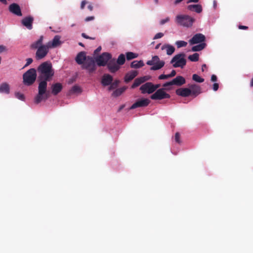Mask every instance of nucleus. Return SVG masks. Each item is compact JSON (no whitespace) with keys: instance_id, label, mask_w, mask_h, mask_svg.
I'll return each mask as SVG.
<instances>
[{"instance_id":"43","label":"nucleus","mask_w":253,"mask_h":253,"mask_svg":"<svg viewBox=\"0 0 253 253\" xmlns=\"http://www.w3.org/2000/svg\"><path fill=\"white\" fill-rule=\"evenodd\" d=\"M174 139L175 142L178 143H180V134L178 132H176L175 134Z\"/></svg>"},{"instance_id":"54","label":"nucleus","mask_w":253,"mask_h":253,"mask_svg":"<svg viewBox=\"0 0 253 253\" xmlns=\"http://www.w3.org/2000/svg\"><path fill=\"white\" fill-rule=\"evenodd\" d=\"M101 50V46H98L94 51V54H96L97 53L100 52Z\"/></svg>"},{"instance_id":"38","label":"nucleus","mask_w":253,"mask_h":253,"mask_svg":"<svg viewBox=\"0 0 253 253\" xmlns=\"http://www.w3.org/2000/svg\"><path fill=\"white\" fill-rule=\"evenodd\" d=\"M141 84H142V81L141 80L140 78H136L133 84L131 85V87L132 88H134L137 86H138L139 85H140Z\"/></svg>"},{"instance_id":"21","label":"nucleus","mask_w":253,"mask_h":253,"mask_svg":"<svg viewBox=\"0 0 253 253\" xmlns=\"http://www.w3.org/2000/svg\"><path fill=\"white\" fill-rule=\"evenodd\" d=\"M173 85L176 86H181L185 84L186 80L184 77L181 76H178L172 80Z\"/></svg>"},{"instance_id":"28","label":"nucleus","mask_w":253,"mask_h":253,"mask_svg":"<svg viewBox=\"0 0 253 253\" xmlns=\"http://www.w3.org/2000/svg\"><path fill=\"white\" fill-rule=\"evenodd\" d=\"M144 65L143 61L142 60L137 61L134 60L132 61L130 64V67L132 68L138 69L143 67Z\"/></svg>"},{"instance_id":"50","label":"nucleus","mask_w":253,"mask_h":253,"mask_svg":"<svg viewBox=\"0 0 253 253\" xmlns=\"http://www.w3.org/2000/svg\"><path fill=\"white\" fill-rule=\"evenodd\" d=\"M176 75V71L174 70H172L170 74H169V78H172L175 76Z\"/></svg>"},{"instance_id":"32","label":"nucleus","mask_w":253,"mask_h":253,"mask_svg":"<svg viewBox=\"0 0 253 253\" xmlns=\"http://www.w3.org/2000/svg\"><path fill=\"white\" fill-rule=\"evenodd\" d=\"M138 54L132 52H127L126 53V58L127 60H130L137 58Z\"/></svg>"},{"instance_id":"52","label":"nucleus","mask_w":253,"mask_h":253,"mask_svg":"<svg viewBox=\"0 0 253 253\" xmlns=\"http://www.w3.org/2000/svg\"><path fill=\"white\" fill-rule=\"evenodd\" d=\"M217 77L215 75H212L211 76V81L212 82H216L217 81Z\"/></svg>"},{"instance_id":"9","label":"nucleus","mask_w":253,"mask_h":253,"mask_svg":"<svg viewBox=\"0 0 253 253\" xmlns=\"http://www.w3.org/2000/svg\"><path fill=\"white\" fill-rule=\"evenodd\" d=\"M49 49V48L47 46L46 44L39 47V48L37 49L35 54L36 59L38 60L43 59L47 54Z\"/></svg>"},{"instance_id":"61","label":"nucleus","mask_w":253,"mask_h":253,"mask_svg":"<svg viewBox=\"0 0 253 253\" xmlns=\"http://www.w3.org/2000/svg\"><path fill=\"white\" fill-rule=\"evenodd\" d=\"M88 8L90 10H92V6L91 5H88L87 6Z\"/></svg>"},{"instance_id":"33","label":"nucleus","mask_w":253,"mask_h":253,"mask_svg":"<svg viewBox=\"0 0 253 253\" xmlns=\"http://www.w3.org/2000/svg\"><path fill=\"white\" fill-rule=\"evenodd\" d=\"M188 58L192 62H197L199 59V54L197 53H194L192 55H190Z\"/></svg>"},{"instance_id":"56","label":"nucleus","mask_w":253,"mask_h":253,"mask_svg":"<svg viewBox=\"0 0 253 253\" xmlns=\"http://www.w3.org/2000/svg\"><path fill=\"white\" fill-rule=\"evenodd\" d=\"M239 28L241 30H246L248 28L247 26L240 25Z\"/></svg>"},{"instance_id":"20","label":"nucleus","mask_w":253,"mask_h":253,"mask_svg":"<svg viewBox=\"0 0 253 253\" xmlns=\"http://www.w3.org/2000/svg\"><path fill=\"white\" fill-rule=\"evenodd\" d=\"M62 85L60 83L53 84L51 86V92L54 95H56L62 90Z\"/></svg>"},{"instance_id":"55","label":"nucleus","mask_w":253,"mask_h":253,"mask_svg":"<svg viewBox=\"0 0 253 253\" xmlns=\"http://www.w3.org/2000/svg\"><path fill=\"white\" fill-rule=\"evenodd\" d=\"M86 2L85 1V0H83L81 2V9H84V6L86 4Z\"/></svg>"},{"instance_id":"7","label":"nucleus","mask_w":253,"mask_h":253,"mask_svg":"<svg viewBox=\"0 0 253 253\" xmlns=\"http://www.w3.org/2000/svg\"><path fill=\"white\" fill-rule=\"evenodd\" d=\"M112 55L111 53L107 52H103L100 55L96 56L94 59L96 65L99 67H104L107 65L108 61L111 59Z\"/></svg>"},{"instance_id":"18","label":"nucleus","mask_w":253,"mask_h":253,"mask_svg":"<svg viewBox=\"0 0 253 253\" xmlns=\"http://www.w3.org/2000/svg\"><path fill=\"white\" fill-rule=\"evenodd\" d=\"M176 94L182 97H188L191 94V89L188 88H179L176 90Z\"/></svg>"},{"instance_id":"62","label":"nucleus","mask_w":253,"mask_h":253,"mask_svg":"<svg viewBox=\"0 0 253 253\" xmlns=\"http://www.w3.org/2000/svg\"><path fill=\"white\" fill-rule=\"evenodd\" d=\"M213 7L214 8H215L216 7V2L215 0L213 1Z\"/></svg>"},{"instance_id":"31","label":"nucleus","mask_w":253,"mask_h":253,"mask_svg":"<svg viewBox=\"0 0 253 253\" xmlns=\"http://www.w3.org/2000/svg\"><path fill=\"white\" fill-rule=\"evenodd\" d=\"M126 89L125 86L116 89L112 93V96L114 97H118L121 95Z\"/></svg>"},{"instance_id":"64","label":"nucleus","mask_w":253,"mask_h":253,"mask_svg":"<svg viewBox=\"0 0 253 253\" xmlns=\"http://www.w3.org/2000/svg\"><path fill=\"white\" fill-rule=\"evenodd\" d=\"M154 1H155L156 4H158V0H154Z\"/></svg>"},{"instance_id":"12","label":"nucleus","mask_w":253,"mask_h":253,"mask_svg":"<svg viewBox=\"0 0 253 253\" xmlns=\"http://www.w3.org/2000/svg\"><path fill=\"white\" fill-rule=\"evenodd\" d=\"M107 68L109 71L111 73H115L117 72L120 68V67L117 65L116 59L111 58L107 63Z\"/></svg>"},{"instance_id":"40","label":"nucleus","mask_w":253,"mask_h":253,"mask_svg":"<svg viewBox=\"0 0 253 253\" xmlns=\"http://www.w3.org/2000/svg\"><path fill=\"white\" fill-rule=\"evenodd\" d=\"M15 96L16 98H17L19 100H20L22 101H24L25 99L24 95L19 92H16L15 93Z\"/></svg>"},{"instance_id":"63","label":"nucleus","mask_w":253,"mask_h":253,"mask_svg":"<svg viewBox=\"0 0 253 253\" xmlns=\"http://www.w3.org/2000/svg\"><path fill=\"white\" fill-rule=\"evenodd\" d=\"M79 45H80V46H84V44L83 43H82V42H79Z\"/></svg>"},{"instance_id":"48","label":"nucleus","mask_w":253,"mask_h":253,"mask_svg":"<svg viewBox=\"0 0 253 253\" xmlns=\"http://www.w3.org/2000/svg\"><path fill=\"white\" fill-rule=\"evenodd\" d=\"M218 88H219L218 84L217 83H214L213 84V87H212L213 90L214 91H216L218 90Z\"/></svg>"},{"instance_id":"1","label":"nucleus","mask_w":253,"mask_h":253,"mask_svg":"<svg viewBox=\"0 0 253 253\" xmlns=\"http://www.w3.org/2000/svg\"><path fill=\"white\" fill-rule=\"evenodd\" d=\"M39 73L38 93L34 98V102L38 104L43 100H46L48 94L46 92L47 82L51 80L54 74L52 64L50 62H44L40 64L37 69Z\"/></svg>"},{"instance_id":"8","label":"nucleus","mask_w":253,"mask_h":253,"mask_svg":"<svg viewBox=\"0 0 253 253\" xmlns=\"http://www.w3.org/2000/svg\"><path fill=\"white\" fill-rule=\"evenodd\" d=\"M165 90H166L165 88L158 89L154 93L151 95V99L152 100H162L169 98L170 95L166 92Z\"/></svg>"},{"instance_id":"42","label":"nucleus","mask_w":253,"mask_h":253,"mask_svg":"<svg viewBox=\"0 0 253 253\" xmlns=\"http://www.w3.org/2000/svg\"><path fill=\"white\" fill-rule=\"evenodd\" d=\"M170 78L169 77V74L168 75H165V74H161L158 77V79L159 80H166L167 79Z\"/></svg>"},{"instance_id":"17","label":"nucleus","mask_w":253,"mask_h":253,"mask_svg":"<svg viewBox=\"0 0 253 253\" xmlns=\"http://www.w3.org/2000/svg\"><path fill=\"white\" fill-rule=\"evenodd\" d=\"M113 78L111 75L105 74L102 77L101 83L104 86L110 85L113 82Z\"/></svg>"},{"instance_id":"30","label":"nucleus","mask_w":253,"mask_h":253,"mask_svg":"<svg viewBox=\"0 0 253 253\" xmlns=\"http://www.w3.org/2000/svg\"><path fill=\"white\" fill-rule=\"evenodd\" d=\"M117 65L120 67L125 64L126 61L125 56L124 54H121L119 55L117 60H116Z\"/></svg>"},{"instance_id":"22","label":"nucleus","mask_w":253,"mask_h":253,"mask_svg":"<svg viewBox=\"0 0 253 253\" xmlns=\"http://www.w3.org/2000/svg\"><path fill=\"white\" fill-rule=\"evenodd\" d=\"M187 8L190 11H194L197 13H201L203 10L202 5L199 4L188 5Z\"/></svg>"},{"instance_id":"19","label":"nucleus","mask_w":253,"mask_h":253,"mask_svg":"<svg viewBox=\"0 0 253 253\" xmlns=\"http://www.w3.org/2000/svg\"><path fill=\"white\" fill-rule=\"evenodd\" d=\"M87 58L84 51L80 52L75 58L76 62L79 65H82Z\"/></svg>"},{"instance_id":"29","label":"nucleus","mask_w":253,"mask_h":253,"mask_svg":"<svg viewBox=\"0 0 253 253\" xmlns=\"http://www.w3.org/2000/svg\"><path fill=\"white\" fill-rule=\"evenodd\" d=\"M206 45H207V44L205 42L199 43L197 45L192 46L191 50L192 51H194V52L195 51H200L203 50V49H204L206 47Z\"/></svg>"},{"instance_id":"59","label":"nucleus","mask_w":253,"mask_h":253,"mask_svg":"<svg viewBox=\"0 0 253 253\" xmlns=\"http://www.w3.org/2000/svg\"><path fill=\"white\" fill-rule=\"evenodd\" d=\"M207 67V66L206 64H203L202 66V70L203 72L204 71V69Z\"/></svg>"},{"instance_id":"13","label":"nucleus","mask_w":253,"mask_h":253,"mask_svg":"<svg viewBox=\"0 0 253 253\" xmlns=\"http://www.w3.org/2000/svg\"><path fill=\"white\" fill-rule=\"evenodd\" d=\"M140 90L142 94H151L155 92L153 84L151 82H147L142 84L140 87Z\"/></svg>"},{"instance_id":"11","label":"nucleus","mask_w":253,"mask_h":253,"mask_svg":"<svg viewBox=\"0 0 253 253\" xmlns=\"http://www.w3.org/2000/svg\"><path fill=\"white\" fill-rule=\"evenodd\" d=\"M34 18L31 15L24 17L21 21L22 25L25 27L28 30H31L33 29V24Z\"/></svg>"},{"instance_id":"44","label":"nucleus","mask_w":253,"mask_h":253,"mask_svg":"<svg viewBox=\"0 0 253 253\" xmlns=\"http://www.w3.org/2000/svg\"><path fill=\"white\" fill-rule=\"evenodd\" d=\"M164 36V34L163 33H158L155 35L154 37L153 38L154 40H156L158 39L161 38Z\"/></svg>"},{"instance_id":"37","label":"nucleus","mask_w":253,"mask_h":253,"mask_svg":"<svg viewBox=\"0 0 253 253\" xmlns=\"http://www.w3.org/2000/svg\"><path fill=\"white\" fill-rule=\"evenodd\" d=\"M192 79L194 81L199 83H203L204 81V79L203 78L196 74L193 75Z\"/></svg>"},{"instance_id":"16","label":"nucleus","mask_w":253,"mask_h":253,"mask_svg":"<svg viewBox=\"0 0 253 253\" xmlns=\"http://www.w3.org/2000/svg\"><path fill=\"white\" fill-rule=\"evenodd\" d=\"M60 39V37L58 35H56L54 37L52 41L48 42L46 44L49 49L56 47L61 44Z\"/></svg>"},{"instance_id":"39","label":"nucleus","mask_w":253,"mask_h":253,"mask_svg":"<svg viewBox=\"0 0 253 253\" xmlns=\"http://www.w3.org/2000/svg\"><path fill=\"white\" fill-rule=\"evenodd\" d=\"M173 85L172 82V81L168 82H166L165 84H163V88H166V90H169L171 89V87H170V86Z\"/></svg>"},{"instance_id":"51","label":"nucleus","mask_w":253,"mask_h":253,"mask_svg":"<svg viewBox=\"0 0 253 253\" xmlns=\"http://www.w3.org/2000/svg\"><path fill=\"white\" fill-rule=\"evenodd\" d=\"M94 16H88L85 18V22H88L91 20H94Z\"/></svg>"},{"instance_id":"4","label":"nucleus","mask_w":253,"mask_h":253,"mask_svg":"<svg viewBox=\"0 0 253 253\" xmlns=\"http://www.w3.org/2000/svg\"><path fill=\"white\" fill-rule=\"evenodd\" d=\"M186 54L181 52L175 55L170 61L174 68H183L186 64Z\"/></svg>"},{"instance_id":"60","label":"nucleus","mask_w":253,"mask_h":253,"mask_svg":"<svg viewBox=\"0 0 253 253\" xmlns=\"http://www.w3.org/2000/svg\"><path fill=\"white\" fill-rule=\"evenodd\" d=\"M250 86L251 87H253V78L252 79L251 81V83H250Z\"/></svg>"},{"instance_id":"34","label":"nucleus","mask_w":253,"mask_h":253,"mask_svg":"<svg viewBox=\"0 0 253 253\" xmlns=\"http://www.w3.org/2000/svg\"><path fill=\"white\" fill-rule=\"evenodd\" d=\"M175 44L178 48L185 47L187 45V42L184 41H177L175 42Z\"/></svg>"},{"instance_id":"25","label":"nucleus","mask_w":253,"mask_h":253,"mask_svg":"<svg viewBox=\"0 0 253 253\" xmlns=\"http://www.w3.org/2000/svg\"><path fill=\"white\" fill-rule=\"evenodd\" d=\"M189 88L191 89V94L197 96L201 92V88L200 86L196 84H192L189 85Z\"/></svg>"},{"instance_id":"35","label":"nucleus","mask_w":253,"mask_h":253,"mask_svg":"<svg viewBox=\"0 0 253 253\" xmlns=\"http://www.w3.org/2000/svg\"><path fill=\"white\" fill-rule=\"evenodd\" d=\"M70 92L71 93H80L82 92V89L79 86L75 85L72 87Z\"/></svg>"},{"instance_id":"23","label":"nucleus","mask_w":253,"mask_h":253,"mask_svg":"<svg viewBox=\"0 0 253 253\" xmlns=\"http://www.w3.org/2000/svg\"><path fill=\"white\" fill-rule=\"evenodd\" d=\"M43 40V36H41L40 38L36 42H33L31 44V48L33 49H37L39 47L43 46L44 44H42Z\"/></svg>"},{"instance_id":"36","label":"nucleus","mask_w":253,"mask_h":253,"mask_svg":"<svg viewBox=\"0 0 253 253\" xmlns=\"http://www.w3.org/2000/svg\"><path fill=\"white\" fill-rule=\"evenodd\" d=\"M120 83V81L118 80H115L114 82L110 84V85L108 87L109 90H112L115 89Z\"/></svg>"},{"instance_id":"53","label":"nucleus","mask_w":253,"mask_h":253,"mask_svg":"<svg viewBox=\"0 0 253 253\" xmlns=\"http://www.w3.org/2000/svg\"><path fill=\"white\" fill-rule=\"evenodd\" d=\"M160 86H161L160 84H153V88H154V91H156L157 90V89L159 88Z\"/></svg>"},{"instance_id":"15","label":"nucleus","mask_w":253,"mask_h":253,"mask_svg":"<svg viewBox=\"0 0 253 253\" xmlns=\"http://www.w3.org/2000/svg\"><path fill=\"white\" fill-rule=\"evenodd\" d=\"M8 10L10 12L17 16H22L21 8L17 3H13L10 4Z\"/></svg>"},{"instance_id":"58","label":"nucleus","mask_w":253,"mask_h":253,"mask_svg":"<svg viewBox=\"0 0 253 253\" xmlns=\"http://www.w3.org/2000/svg\"><path fill=\"white\" fill-rule=\"evenodd\" d=\"M0 2L4 5H7L8 4V2L6 0H0Z\"/></svg>"},{"instance_id":"27","label":"nucleus","mask_w":253,"mask_h":253,"mask_svg":"<svg viewBox=\"0 0 253 253\" xmlns=\"http://www.w3.org/2000/svg\"><path fill=\"white\" fill-rule=\"evenodd\" d=\"M10 92V87L8 84L4 83L0 85V93L9 94Z\"/></svg>"},{"instance_id":"5","label":"nucleus","mask_w":253,"mask_h":253,"mask_svg":"<svg viewBox=\"0 0 253 253\" xmlns=\"http://www.w3.org/2000/svg\"><path fill=\"white\" fill-rule=\"evenodd\" d=\"M83 69L86 70L89 74L93 73L96 70V63L94 58L87 56V58L82 64Z\"/></svg>"},{"instance_id":"6","label":"nucleus","mask_w":253,"mask_h":253,"mask_svg":"<svg viewBox=\"0 0 253 253\" xmlns=\"http://www.w3.org/2000/svg\"><path fill=\"white\" fill-rule=\"evenodd\" d=\"M148 65L152 66L150 68V70L152 71H156L161 69L165 65V62L163 60H160V58L157 55H155L152 57V59L148 60L146 62Z\"/></svg>"},{"instance_id":"57","label":"nucleus","mask_w":253,"mask_h":253,"mask_svg":"<svg viewBox=\"0 0 253 253\" xmlns=\"http://www.w3.org/2000/svg\"><path fill=\"white\" fill-rule=\"evenodd\" d=\"M200 0H189L187 1V3H189L191 2H198Z\"/></svg>"},{"instance_id":"47","label":"nucleus","mask_w":253,"mask_h":253,"mask_svg":"<svg viewBox=\"0 0 253 253\" xmlns=\"http://www.w3.org/2000/svg\"><path fill=\"white\" fill-rule=\"evenodd\" d=\"M141 80L142 82V83H144L145 82L148 81L149 79V77L148 76H143L142 77H140Z\"/></svg>"},{"instance_id":"3","label":"nucleus","mask_w":253,"mask_h":253,"mask_svg":"<svg viewBox=\"0 0 253 253\" xmlns=\"http://www.w3.org/2000/svg\"><path fill=\"white\" fill-rule=\"evenodd\" d=\"M37 76L36 70L35 68L29 69L23 75L24 84L27 86L32 85L35 82Z\"/></svg>"},{"instance_id":"24","label":"nucleus","mask_w":253,"mask_h":253,"mask_svg":"<svg viewBox=\"0 0 253 253\" xmlns=\"http://www.w3.org/2000/svg\"><path fill=\"white\" fill-rule=\"evenodd\" d=\"M137 75V72L136 71H131L126 74L125 77V82L128 83L133 80Z\"/></svg>"},{"instance_id":"45","label":"nucleus","mask_w":253,"mask_h":253,"mask_svg":"<svg viewBox=\"0 0 253 253\" xmlns=\"http://www.w3.org/2000/svg\"><path fill=\"white\" fill-rule=\"evenodd\" d=\"M33 59L31 58H28L26 59V63L25 64L24 67H27L29 66L30 64H31L33 62Z\"/></svg>"},{"instance_id":"14","label":"nucleus","mask_w":253,"mask_h":253,"mask_svg":"<svg viewBox=\"0 0 253 253\" xmlns=\"http://www.w3.org/2000/svg\"><path fill=\"white\" fill-rule=\"evenodd\" d=\"M150 100L147 98H142L136 101L130 107V109H134L138 107L147 106L150 103Z\"/></svg>"},{"instance_id":"2","label":"nucleus","mask_w":253,"mask_h":253,"mask_svg":"<svg viewBox=\"0 0 253 253\" xmlns=\"http://www.w3.org/2000/svg\"><path fill=\"white\" fill-rule=\"evenodd\" d=\"M175 22L181 26L189 28L193 25L195 19L188 15L180 14L175 17Z\"/></svg>"},{"instance_id":"46","label":"nucleus","mask_w":253,"mask_h":253,"mask_svg":"<svg viewBox=\"0 0 253 253\" xmlns=\"http://www.w3.org/2000/svg\"><path fill=\"white\" fill-rule=\"evenodd\" d=\"M5 51H6V47L3 45H0V53Z\"/></svg>"},{"instance_id":"41","label":"nucleus","mask_w":253,"mask_h":253,"mask_svg":"<svg viewBox=\"0 0 253 253\" xmlns=\"http://www.w3.org/2000/svg\"><path fill=\"white\" fill-rule=\"evenodd\" d=\"M170 20V19L169 17H166L165 19H162L160 21V24L161 25H164L165 23L169 22Z\"/></svg>"},{"instance_id":"26","label":"nucleus","mask_w":253,"mask_h":253,"mask_svg":"<svg viewBox=\"0 0 253 253\" xmlns=\"http://www.w3.org/2000/svg\"><path fill=\"white\" fill-rule=\"evenodd\" d=\"M162 50L166 49L167 54L168 55H171L175 51V48L171 45L166 44L163 45L161 48Z\"/></svg>"},{"instance_id":"10","label":"nucleus","mask_w":253,"mask_h":253,"mask_svg":"<svg viewBox=\"0 0 253 253\" xmlns=\"http://www.w3.org/2000/svg\"><path fill=\"white\" fill-rule=\"evenodd\" d=\"M205 40L206 37L203 34L198 33L194 35L193 37L189 40V42L190 45H193L205 42Z\"/></svg>"},{"instance_id":"49","label":"nucleus","mask_w":253,"mask_h":253,"mask_svg":"<svg viewBox=\"0 0 253 253\" xmlns=\"http://www.w3.org/2000/svg\"><path fill=\"white\" fill-rule=\"evenodd\" d=\"M82 36L86 39H91V40L94 39V38L90 37L88 36L87 35H86L85 33H82Z\"/></svg>"}]
</instances>
